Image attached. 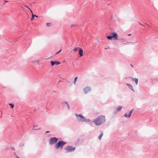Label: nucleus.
Returning a JSON list of instances; mask_svg holds the SVG:
<instances>
[{
	"label": "nucleus",
	"instance_id": "1",
	"mask_svg": "<svg viewBox=\"0 0 158 158\" xmlns=\"http://www.w3.org/2000/svg\"><path fill=\"white\" fill-rule=\"evenodd\" d=\"M106 121L105 117L101 115L94 120V122L97 126H100L104 123Z\"/></svg>",
	"mask_w": 158,
	"mask_h": 158
},
{
	"label": "nucleus",
	"instance_id": "2",
	"mask_svg": "<svg viewBox=\"0 0 158 158\" xmlns=\"http://www.w3.org/2000/svg\"><path fill=\"white\" fill-rule=\"evenodd\" d=\"M75 115L76 116L77 120L79 122H89L91 121L90 119H86L85 117L81 114H78L75 113Z\"/></svg>",
	"mask_w": 158,
	"mask_h": 158
},
{
	"label": "nucleus",
	"instance_id": "3",
	"mask_svg": "<svg viewBox=\"0 0 158 158\" xmlns=\"http://www.w3.org/2000/svg\"><path fill=\"white\" fill-rule=\"evenodd\" d=\"M66 143V142L63 141H60L58 142L55 145V148L58 149L59 148L61 149H62L63 146Z\"/></svg>",
	"mask_w": 158,
	"mask_h": 158
},
{
	"label": "nucleus",
	"instance_id": "4",
	"mask_svg": "<svg viewBox=\"0 0 158 158\" xmlns=\"http://www.w3.org/2000/svg\"><path fill=\"white\" fill-rule=\"evenodd\" d=\"M109 40H118V36L117 34L115 32H112L110 36H109Z\"/></svg>",
	"mask_w": 158,
	"mask_h": 158
},
{
	"label": "nucleus",
	"instance_id": "5",
	"mask_svg": "<svg viewBox=\"0 0 158 158\" xmlns=\"http://www.w3.org/2000/svg\"><path fill=\"white\" fill-rule=\"evenodd\" d=\"M64 149L67 152H69L74 151L75 149V147L73 148L72 146H67L64 148Z\"/></svg>",
	"mask_w": 158,
	"mask_h": 158
},
{
	"label": "nucleus",
	"instance_id": "6",
	"mask_svg": "<svg viewBox=\"0 0 158 158\" xmlns=\"http://www.w3.org/2000/svg\"><path fill=\"white\" fill-rule=\"evenodd\" d=\"M58 139L54 137L51 138L49 140V144L50 145H52L56 143L58 140Z\"/></svg>",
	"mask_w": 158,
	"mask_h": 158
},
{
	"label": "nucleus",
	"instance_id": "7",
	"mask_svg": "<svg viewBox=\"0 0 158 158\" xmlns=\"http://www.w3.org/2000/svg\"><path fill=\"white\" fill-rule=\"evenodd\" d=\"M91 88L89 86H87L84 88V92L85 94H87L88 92L91 91Z\"/></svg>",
	"mask_w": 158,
	"mask_h": 158
},
{
	"label": "nucleus",
	"instance_id": "8",
	"mask_svg": "<svg viewBox=\"0 0 158 158\" xmlns=\"http://www.w3.org/2000/svg\"><path fill=\"white\" fill-rule=\"evenodd\" d=\"M26 6L27 8H28V9L30 10V11H31V14H32V17H31V20H33L34 19V16L36 17H38V16H36V15H34L33 14V13H32V11L31 10V9H30L27 6Z\"/></svg>",
	"mask_w": 158,
	"mask_h": 158
},
{
	"label": "nucleus",
	"instance_id": "9",
	"mask_svg": "<svg viewBox=\"0 0 158 158\" xmlns=\"http://www.w3.org/2000/svg\"><path fill=\"white\" fill-rule=\"evenodd\" d=\"M50 63L52 66H53L54 64L58 65L60 64V63L58 61H51Z\"/></svg>",
	"mask_w": 158,
	"mask_h": 158
},
{
	"label": "nucleus",
	"instance_id": "10",
	"mask_svg": "<svg viewBox=\"0 0 158 158\" xmlns=\"http://www.w3.org/2000/svg\"><path fill=\"white\" fill-rule=\"evenodd\" d=\"M62 104H64V105H66L67 107V108H68V110H69L70 109V106H69V104H68V102L66 101H64V102H62Z\"/></svg>",
	"mask_w": 158,
	"mask_h": 158
},
{
	"label": "nucleus",
	"instance_id": "11",
	"mask_svg": "<svg viewBox=\"0 0 158 158\" xmlns=\"http://www.w3.org/2000/svg\"><path fill=\"white\" fill-rule=\"evenodd\" d=\"M79 54L80 56H83V50L82 49L80 48L79 49Z\"/></svg>",
	"mask_w": 158,
	"mask_h": 158
},
{
	"label": "nucleus",
	"instance_id": "12",
	"mask_svg": "<svg viewBox=\"0 0 158 158\" xmlns=\"http://www.w3.org/2000/svg\"><path fill=\"white\" fill-rule=\"evenodd\" d=\"M127 85L129 87V88H130L131 90H132L133 91H134L133 87L131 85L129 84H127Z\"/></svg>",
	"mask_w": 158,
	"mask_h": 158
},
{
	"label": "nucleus",
	"instance_id": "13",
	"mask_svg": "<svg viewBox=\"0 0 158 158\" xmlns=\"http://www.w3.org/2000/svg\"><path fill=\"white\" fill-rule=\"evenodd\" d=\"M131 79L133 81H134L135 83L137 85L138 82V79L137 78H131Z\"/></svg>",
	"mask_w": 158,
	"mask_h": 158
},
{
	"label": "nucleus",
	"instance_id": "14",
	"mask_svg": "<svg viewBox=\"0 0 158 158\" xmlns=\"http://www.w3.org/2000/svg\"><path fill=\"white\" fill-rule=\"evenodd\" d=\"M122 108V106H119L117 108L116 110L118 112L121 110Z\"/></svg>",
	"mask_w": 158,
	"mask_h": 158
},
{
	"label": "nucleus",
	"instance_id": "15",
	"mask_svg": "<svg viewBox=\"0 0 158 158\" xmlns=\"http://www.w3.org/2000/svg\"><path fill=\"white\" fill-rule=\"evenodd\" d=\"M103 135V134L102 132H101L100 134L98 137V139L99 140H101L102 139V137Z\"/></svg>",
	"mask_w": 158,
	"mask_h": 158
},
{
	"label": "nucleus",
	"instance_id": "16",
	"mask_svg": "<svg viewBox=\"0 0 158 158\" xmlns=\"http://www.w3.org/2000/svg\"><path fill=\"white\" fill-rule=\"evenodd\" d=\"M80 48L79 47H77L76 48H75L73 50L75 52H77V51L79 49H80Z\"/></svg>",
	"mask_w": 158,
	"mask_h": 158
},
{
	"label": "nucleus",
	"instance_id": "17",
	"mask_svg": "<svg viewBox=\"0 0 158 158\" xmlns=\"http://www.w3.org/2000/svg\"><path fill=\"white\" fill-rule=\"evenodd\" d=\"M37 126H35L33 127V130H40V128H37L36 127Z\"/></svg>",
	"mask_w": 158,
	"mask_h": 158
},
{
	"label": "nucleus",
	"instance_id": "18",
	"mask_svg": "<svg viewBox=\"0 0 158 158\" xmlns=\"http://www.w3.org/2000/svg\"><path fill=\"white\" fill-rule=\"evenodd\" d=\"M124 116L126 118H130L131 117L129 114H127V113L125 114Z\"/></svg>",
	"mask_w": 158,
	"mask_h": 158
},
{
	"label": "nucleus",
	"instance_id": "19",
	"mask_svg": "<svg viewBox=\"0 0 158 158\" xmlns=\"http://www.w3.org/2000/svg\"><path fill=\"white\" fill-rule=\"evenodd\" d=\"M77 78H78V77H76L74 79V85L76 84V82L77 81Z\"/></svg>",
	"mask_w": 158,
	"mask_h": 158
},
{
	"label": "nucleus",
	"instance_id": "20",
	"mask_svg": "<svg viewBox=\"0 0 158 158\" xmlns=\"http://www.w3.org/2000/svg\"><path fill=\"white\" fill-rule=\"evenodd\" d=\"M134 110V109H133L131 111H130V112H129V114L131 116V114H132V113H133V111Z\"/></svg>",
	"mask_w": 158,
	"mask_h": 158
},
{
	"label": "nucleus",
	"instance_id": "21",
	"mask_svg": "<svg viewBox=\"0 0 158 158\" xmlns=\"http://www.w3.org/2000/svg\"><path fill=\"white\" fill-rule=\"evenodd\" d=\"M9 105L11 106V107L12 108H13L14 106V105L13 104H11V103H9Z\"/></svg>",
	"mask_w": 158,
	"mask_h": 158
},
{
	"label": "nucleus",
	"instance_id": "22",
	"mask_svg": "<svg viewBox=\"0 0 158 158\" xmlns=\"http://www.w3.org/2000/svg\"><path fill=\"white\" fill-rule=\"evenodd\" d=\"M50 24H51V23H46V25H47V26L49 27L51 26Z\"/></svg>",
	"mask_w": 158,
	"mask_h": 158
},
{
	"label": "nucleus",
	"instance_id": "23",
	"mask_svg": "<svg viewBox=\"0 0 158 158\" xmlns=\"http://www.w3.org/2000/svg\"><path fill=\"white\" fill-rule=\"evenodd\" d=\"M118 111L116 110H115V111H114V114H116L117 113V112H118Z\"/></svg>",
	"mask_w": 158,
	"mask_h": 158
},
{
	"label": "nucleus",
	"instance_id": "24",
	"mask_svg": "<svg viewBox=\"0 0 158 158\" xmlns=\"http://www.w3.org/2000/svg\"><path fill=\"white\" fill-rule=\"evenodd\" d=\"M70 26L71 27H75L76 26V25L75 24H72Z\"/></svg>",
	"mask_w": 158,
	"mask_h": 158
},
{
	"label": "nucleus",
	"instance_id": "25",
	"mask_svg": "<svg viewBox=\"0 0 158 158\" xmlns=\"http://www.w3.org/2000/svg\"><path fill=\"white\" fill-rule=\"evenodd\" d=\"M3 2H4V4H5V3L7 2H8V1H6V0H4L3 1Z\"/></svg>",
	"mask_w": 158,
	"mask_h": 158
},
{
	"label": "nucleus",
	"instance_id": "26",
	"mask_svg": "<svg viewBox=\"0 0 158 158\" xmlns=\"http://www.w3.org/2000/svg\"><path fill=\"white\" fill-rule=\"evenodd\" d=\"M61 50V49L59 51H58V52H57V53H56V54H58V53H59L60 52Z\"/></svg>",
	"mask_w": 158,
	"mask_h": 158
},
{
	"label": "nucleus",
	"instance_id": "27",
	"mask_svg": "<svg viewBox=\"0 0 158 158\" xmlns=\"http://www.w3.org/2000/svg\"><path fill=\"white\" fill-rule=\"evenodd\" d=\"M49 132H50V131H46V133H49Z\"/></svg>",
	"mask_w": 158,
	"mask_h": 158
},
{
	"label": "nucleus",
	"instance_id": "28",
	"mask_svg": "<svg viewBox=\"0 0 158 158\" xmlns=\"http://www.w3.org/2000/svg\"><path fill=\"white\" fill-rule=\"evenodd\" d=\"M107 38L108 39H109V36H107Z\"/></svg>",
	"mask_w": 158,
	"mask_h": 158
},
{
	"label": "nucleus",
	"instance_id": "29",
	"mask_svg": "<svg viewBox=\"0 0 158 158\" xmlns=\"http://www.w3.org/2000/svg\"><path fill=\"white\" fill-rule=\"evenodd\" d=\"M23 145H24V144H22V146H23Z\"/></svg>",
	"mask_w": 158,
	"mask_h": 158
},
{
	"label": "nucleus",
	"instance_id": "30",
	"mask_svg": "<svg viewBox=\"0 0 158 158\" xmlns=\"http://www.w3.org/2000/svg\"><path fill=\"white\" fill-rule=\"evenodd\" d=\"M16 158H19V157L18 156H17V157H16Z\"/></svg>",
	"mask_w": 158,
	"mask_h": 158
},
{
	"label": "nucleus",
	"instance_id": "31",
	"mask_svg": "<svg viewBox=\"0 0 158 158\" xmlns=\"http://www.w3.org/2000/svg\"><path fill=\"white\" fill-rule=\"evenodd\" d=\"M131 66L132 67H133V66H132V65L131 64Z\"/></svg>",
	"mask_w": 158,
	"mask_h": 158
}]
</instances>
